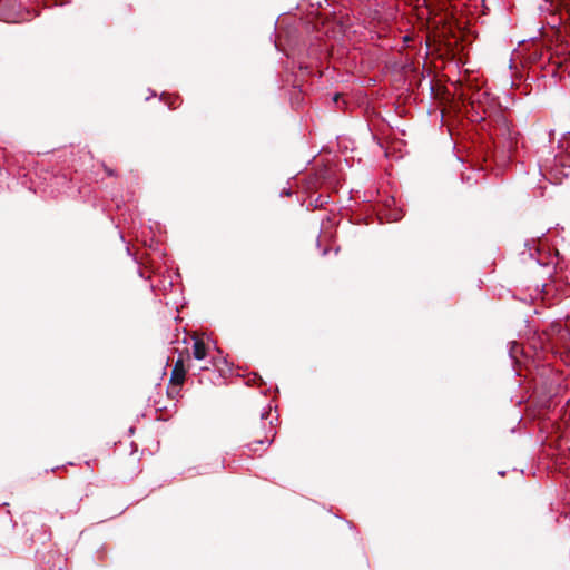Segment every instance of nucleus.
<instances>
[{
  "mask_svg": "<svg viewBox=\"0 0 570 570\" xmlns=\"http://www.w3.org/2000/svg\"><path fill=\"white\" fill-rule=\"evenodd\" d=\"M185 377L186 368L184 365V360L179 357L174 364L169 382L173 386H181L185 382Z\"/></svg>",
  "mask_w": 570,
  "mask_h": 570,
  "instance_id": "nucleus-1",
  "label": "nucleus"
},
{
  "mask_svg": "<svg viewBox=\"0 0 570 570\" xmlns=\"http://www.w3.org/2000/svg\"><path fill=\"white\" fill-rule=\"evenodd\" d=\"M193 355L196 360H203L206 357L207 355V348H206V345L205 343L197 338L194 343V346H193Z\"/></svg>",
  "mask_w": 570,
  "mask_h": 570,
  "instance_id": "nucleus-2",
  "label": "nucleus"
},
{
  "mask_svg": "<svg viewBox=\"0 0 570 570\" xmlns=\"http://www.w3.org/2000/svg\"><path fill=\"white\" fill-rule=\"evenodd\" d=\"M258 436H259V434H257V435H256L255 433H250V434H248V439H252V442H250L248 445H249V446H250L252 444H261V445H263V444H265V443H268V442H269L267 436H264L263 439H261V438H258Z\"/></svg>",
  "mask_w": 570,
  "mask_h": 570,
  "instance_id": "nucleus-3",
  "label": "nucleus"
},
{
  "mask_svg": "<svg viewBox=\"0 0 570 570\" xmlns=\"http://www.w3.org/2000/svg\"><path fill=\"white\" fill-rule=\"evenodd\" d=\"M105 171H106V173H107V175H109V176H114V175H115L114 170H112V169H110V168H108V167H106V166H105Z\"/></svg>",
  "mask_w": 570,
  "mask_h": 570,
  "instance_id": "nucleus-4",
  "label": "nucleus"
},
{
  "mask_svg": "<svg viewBox=\"0 0 570 570\" xmlns=\"http://www.w3.org/2000/svg\"><path fill=\"white\" fill-rule=\"evenodd\" d=\"M340 97H341V96H340V94H336V95L333 97V100H334L335 102H337V101H338V99H340Z\"/></svg>",
  "mask_w": 570,
  "mask_h": 570,
  "instance_id": "nucleus-5",
  "label": "nucleus"
},
{
  "mask_svg": "<svg viewBox=\"0 0 570 570\" xmlns=\"http://www.w3.org/2000/svg\"><path fill=\"white\" fill-rule=\"evenodd\" d=\"M264 415H265V414H262V415H261V420H259V424L262 425V428H264V422H263V420H264Z\"/></svg>",
  "mask_w": 570,
  "mask_h": 570,
  "instance_id": "nucleus-6",
  "label": "nucleus"
},
{
  "mask_svg": "<svg viewBox=\"0 0 570 570\" xmlns=\"http://www.w3.org/2000/svg\"><path fill=\"white\" fill-rule=\"evenodd\" d=\"M168 105H169V107H170L171 109H175V108H176V106L174 105V100H170V102H168Z\"/></svg>",
  "mask_w": 570,
  "mask_h": 570,
  "instance_id": "nucleus-7",
  "label": "nucleus"
},
{
  "mask_svg": "<svg viewBox=\"0 0 570 570\" xmlns=\"http://www.w3.org/2000/svg\"><path fill=\"white\" fill-rule=\"evenodd\" d=\"M168 395H169L170 397H174L175 392L168 391Z\"/></svg>",
  "mask_w": 570,
  "mask_h": 570,
  "instance_id": "nucleus-8",
  "label": "nucleus"
},
{
  "mask_svg": "<svg viewBox=\"0 0 570 570\" xmlns=\"http://www.w3.org/2000/svg\"><path fill=\"white\" fill-rule=\"evenodd\" d=\"M135 258H136V259H140V261H144V259H145V257H144V256H140V257L135 256Z\"/></svg>",
  "mask_w": 570,
  "mask_h": 570,
  "instance_id": "nucleus-9",
  "label": "nucleus"
},
{
  "mask_svg": "<svg viewBox=\"0 0 570 570\" xmlns=\"http://www.w3.org/2000/svg\"><path fill=\"white\" fill-rule=\"evenodd\" d=\"M553 253H554V255H556L557 257H558V256H559V254H560V252H559V250H556V252H553Z\"/></svg>",
  "mask_w": 570,
  "mask_h": 570,
  "instance_id": "nucleus-10",
  "label": "nucleus"
}]
</instances>
